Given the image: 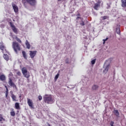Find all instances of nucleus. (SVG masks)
<instances>
[{
  "instance_id": "bb28decb",
  "label": "nucleus",
  "mask_w": 126,
  "mask_h": 126,
  "mask_svg": "<svg viewBox=\"0 0 126 126\" xmlns=\"http://www.w3.org/2000/svg\"><path fill=\"white\" fill-rule=\"evenodd\" d=\"M101 18H102V20H105L106 19H108L109 18V17L107 16H104L103 17H101Z\"/></svg>"
},
{
  "instance_id": "423d86ee",
  "label": "nucleus",
  "mask_w": 126,
  "mask_h": 126,
  "mask_svg": "<svg viewBox=\"0 0 126 126\" xmlns=\"http://www.w3.org/2000/svg\"><path fill=\"white\" fill-rule=\"evenodd\" d=\"M9 24L12 30L13 31V32L17 34L18 33V30L15 27L14 25H13V23L10 22H9Z\"/></svg>"
},
{
  "instance_id": "9d476101",
  "label": "nucleus",
  "mask_w": 126,
  "mask_h": 126,
  "mask_svg": "<svg viewBox=\"0 0 126 126\" xmlns=\"http://www.w3.org/2000/svg\"><path fill=\"white\" fill-rule=\"evenodd\" d=\"M8 84L10 85V86H11L13 88H16H16H17V87H16V85L13 82H12V80L11 79H9V80L8 81Z\"/></svg>"
},
{
  "instance_id": "f03ea898",
  "label": "nucleus",
  "mask_w": 126,
  "mask_h": 126,
  "mask_svg": "<svg viewBox=\"0 0 126 126\" xmlns=\"http://www.w3.org/2000/svg\"><path fill=\"white\" fill-rule=\"evenodd\" d=\"M12 48L16 54L18 53V51L21 50L20 45L18 44V42H13L12 43Z\"/></svg>"
},
{
  "instance_id": "473e14b6",
  "label": "nucleus",
  "mask_w": 126,
  "mask_h": 126,
  "mask_svg": "<svg viewBox=\"0 0 126 126\" xmlns=\"http://www.w3.org/2000/svg\"><path fill=\"white\" fill-rule=\"evenodd\" d=\"M38 99H39V101H41V100H42V96L39 95L38 96Z\"/></svg>"
},
{
  "instance_id": "5701e85b",
  "label": "nucleus",
  "mask_w": 126,
  "mask_h": 126,
  "mask_svg": "<svg viewBox=\"0 0 126 126\" xmlns=\"http://www.w3.org/2000/svg\"><path fill=\"white\" fill-rule=\"evenodd\" d=\"M8 96V89L6 88V92H5V97L7 98Z\"/></svg>"
},
{
  "instance_id": "c85d7f7f",
  "label": "nucleus",
  "mask_w": 126,
  "mask_h": 126,
  "mask_svg": "<svg viewBox=\"0 0 126 126\" xmlns=\"http://www.w3.org/2000/svg\"><path fill=\"white\" fill-rule=\"evenodd\" d=\"M110 66L109 65H107L105 69V70H104V71H108V70H109V67Z\"/></svg>"
},
{
  "instance_id": "dca6fc26",
  "label": "nucleus",
  "mask_w": 126,
  "mask_h": 126,
  "mask_svg": "<svg viewBox=\"0 0 126 126\" xmlns=\"http://www.w3.org/2000/svg\"><path fill=\"white\" fill-rule=\"evenodd\" d=\"M15 109H16L17 110H20V106H19V103L16 102L15 103Z\"/></svg>"
},
{
  "instance_id": "f704fd0d",
  "label": "nucleus",
  "mask_w": 126,
  "mask_h": 126,
  "mask_svg": "<svg viewBox=\"0 0 126 126\" xmlns=\"http://www.w3.org/2000/svg\"><path fill=\"white\" fill-rule=\"evenodd\" d=\"M5 88H7V87L6 86H5Z\"/></svg>"
},
{
  "instance_id": "6e6552de",
  "label": "nucleus",
  "mask_w": 126,
  "mask_h": 126,
  "mask_svg": "<svg viewBox=\"0 0 126 126\" xmlns=\"http://www.w3.org/2000/svg\"><path fill=\"white\" fill-rule=\"evenodd\" d=\"M79 19H81V22L80 23V25H81V26H84V25H85V23H84V21H83V18L80 17H77L76 18V23H78V22H79Z\"/></svg>"
},
{
  "instance_id": "7ed1b4c3",
  "label": "nucleus",
  "mask_w": 126,
  "mask_h": 126,
  "mask_svg": "<svg viewBox=\"0 0 126 126\" xmlns=\"http://www.w3.org/2000/svg\"><path fill=\"white\" fill-rule=\"evenodd\" d=\"M22 72L25 77L26 78H29L30 77V73L27 71V68L24 67L22 68Z\"/></svg>"
},
{
  "instance_id": "a878e982",
  "label": "nucleus",
  "mask_w": 126,
  "mask_h": 126,
  "mask_svg": "<svg viewBox=\"0 0 126 126\" xmlns=\"http://www.w3.org/2000/svg\"><path fill=\"white\" fill-rule=\"evenodd\" d=\"M59 76H60V74H59V73H58V74L55 76V81L58 80V79L59 78Z\"/></svg>"
},
{
  "instance_id": "2f4dec72",
  "label": "nucleus",
  "mask_w": 126,
  "mask_h": 126,
  "mask_svg": "<svg viewBox=\"0 0 126 126\" xmlns=\"http://www.w3.org/2000/svg\"><path fill=\"white\" fill-rule=\"evenodd\" d=\"M108 38L107 37L106 39H103V44H105V43H106V41H107V40H108Z\"/></svg>"
},
{
  "instance_id": "ddd939ff",
  "label": "nucleus",
  "mask_w": 126,
  "mask_h": 126,
  "mask_svg": "<svg viewBox=\"0 0 126 126\" xmlns=\"http://www.w3.org/2000/svg\"><path fill=\"white\" fill-rule=\"evenodd\" d=\"M0 49L1 50L2 53H3L4 49H5L4 45H3V44H2L1 42H0Z\"/></svg>"
},
{
  "instance_id": "f8f14e48",
  "label": "nucleus",
  "mask_w": 126,
  "mask_h": 126,
  "mask_svg": "<svg viewBox=\"0 0 126 126\" xmlns=\"http://www.w3.org/2000/svg\"><path fill=\"white\" fill-rule=\"evenodd\" d=\"M12 5L13 9H14V12H15L16 13H17V12H18V7L17 6V5H16V4L13 3H12Z\"/></svg>"
},
{
  "instance_id": "6ab92c4d",
  "label": "nucleus",
  "mask_w": 126,
  "mask_h": 126,
  "mask_svg": "<svg viewBox=\"0 0 126 126\" xmlns=\"http://www.w3.org/2000/svg\"><path fill=\"white\" fill-rule=\"evenodd\" d=\"M0 80L1 81L5 80V76H4V75H0Z\"/></svg>"
},
{
  "instance_id": "f257e3e1",
  "label": "nucleus",
  "mask_w": 126,
  "mask_h": 126,
  "mask_svg": "<svg viewBox=\"0 0 126 126\" xmlns=\"http://www.w3.org/2000/svg\"><path fill=\"white\" fill-rule=\"evenodd\" d=\"M22 2L25 7L28 3L32 6H35L37 4V0H22Z\"/></svg>"
},
{
  "instance_id": "aec40b11",
  "label": "nucleus",
  "mask_w": 126,
  "mask_h": 126,
  "mask_svg": "<svg viewBox=\"0 0 126 126\" xmlns=\"http://www.w3.org/2000/svg\"><path fill=\"white\" fill-rule=\"evenodd\" d=\"M3 57L5 61H8V60L9 59V58H8V55H7V54H4Z\"/></svg>"
},
{
  "instance_id": "f3484780",
  "label": "nucleus",
  "mask_w": 126,
  "mask_h": 126,
  "mask_svg": "<svg viewBox=\"0 0 126 126\" xmlns=\"http://www.w3.org/2000/svg\"><path fill=\"white\" fill-rule=\"evenodd\" d=\"M10 115L11 117H15V112H14V109H12L10 112Z\"/></svg>"
},
{
  "instance_id": "20e7f679",
  "label": "nucleus",
  "mask_w": 126,
  "mask_h": 126,
  "mask_svg": "<svg viewBox=\"0 0 126 126\" xmlns=\"http://www.w3.org/2000/svg\"><path fill=\"white\" fill-rule=\"evenodd\" d=\"M44 101L45 103L47 104H51L52 102H53V98H52V96L49 95V96H45L44 97Z\"/></svg>"
},
{
  "instance_id": "412c9836",
  "label": "nucleus",
  "mask_w": 126,
  "mask_h": 126,
  "mask_svg": "<svg viewBox=\"0 0 126 126\" xmlns=\"http://www.w3.org/2000/svg\"><path fill=\"white\" fill-rule=\"evenodd\" d=\"M98 87H99L97 85H94L92 87V89H93V90H97V89H98Z\"/></svg>"
},
{
  "instance_id": "0eeeda50",
  "label": "nucleus",
  "mask_w": 126,
  "mask_h": 126,
  "mask_svg": "<svg viewBox=\"0 0 126 126\" xmlns=\"http://www.w3.org/2000/svg\"><path fill=\"white\" fill-rule=\"evenodd\" d=\"M27 103L31 109H34V103L31 99L28 98Z\"/></svg>"
},
{
  "instance_id": "c9c22d12",
  "label": "nucleus",
  "mask_w": 126,
  "mask_h": 126,
  "mask_svg": "<svg viewBox=\"0 0 126 126\" xmlns=\"http://www.w3.org/2000/svg\"><path fill=\"white\" fill-rule=\"evenodd\" d=\"M58 0V1H62V0Z\"/></svg>"
},
{
  "instance_id": "b1692460",
  "label": "nucleus",
  "mask_w": 126,
  "mask_h": 126,
  "mask_svg": "<svg viewBox=\"0 0 126 126\" xmlns=\"http://www.w3.org/2000/svg\"><path fill=\"white\" fill-rule=\"evenodd\" d=\"M114 113L115 115H116V116H117V117H118V116H119V115H120V113H119V111H118V110H114Z\"/></svg>"
},
{
  "instance_id": "7c9ffc66",
  "label": "nucleus",
  "mask_w": 126,
  "mask_h": 126,
  "mask_svg": "<svg viewBox=\"0 0 126 126\" xmlns=\"http://www.w3.org/2000/svg\"><path fill=\"white\" fill-rule=\"evenodd\" d=\"M17 75H18L19 76H20L21 75V72L20 71H18L17 72Z\"/></svg>"
},
{
  "instance_id": "4be33fe9",
  "label": "nucleus",
  "mask_w": 126,
  "mask_h": 126,
  "mask_svg": "<svg viewBox=\"0 0 126 126\" xmlns=\"http://www.w3.org/2000/svg\"><path fill=\"white\" fill-rule=\"evenodd\" d=\"M15 40H16V41H17V42H18L19 43H22V42L21 41V40H20V39L18 38V37H17V36H15Z\"/></svg>"
},
{
  "instance_id": "9b49d317",
  "label": "nucleus",
  "mask_w": 126,
  "mask_h": 126,
  "mask_svg": "<svg viewBox=\"0 0 126 126\" xmlns=\"http://www.w3.org/2000/svg\"><path fill=\"white\" fill-rule=\"evenodd\" d=\"M10 93L11 94V97L12 99V101L14 102H16V101H17V97H16V95L13 94V92L12 91H10Z\"/></svg>"
},
{
  "instance_id": "2eb2a0df",
  "label": "nucleus",
  "mask_w": 126,
  "mask_h": 126,
  "mask_svg": "<svg viewBox=\"0 0 126 126\" xmlns=\"http://www.w3.org/2000/svg\"><path fill=\"white\" fill-rule=\"evenodd\" d=\"M22 53L23 57L25 59V60H27V54H26V52H25V51H23Z\"/></svg>"
},
{
  "instance_id": "39448f33",
  "label": "nucleus",
  "mask_w": 126,
  "mask_h": 126,
  "mask_svg": "<svg viewBox=\"0 0 126 126\" xmlns=\"http://www.w3.org/2000/svg\"><path fill=\"white\" fill-rule=\"evenodd\" d=\"M101 2L102 1L101 0H98L96 3L94 4V8L95 10H99Z\"/></svg>"
},
{
  "instance_id": "c756f323",
  "label": "nucleus",
  "mask_w": 126,
  "mask_h": 126,
  "mask_svg": "<svg viewBox=\"0 0 126 126\" xmlns=\"http://www.w3.org/2000/svg\"><path fill=\"white\" fill-rule=\"evenodd\" d=\"M95 63H96V59H94L91 61L92 64H95Z\"/></svg>"
},
{
  "instance_id": "cd10ccee",
  "label": "nucleus",
  "mask_w": 126,
  "mask_h": 126,
  "mask_svg": "<svg viewBox=\"0 0 126 126\" xmlns=\"http://www.w3.org/2000/svg\"><path fill=\"white\" fill-rule=\"evenodd\" d=\"M116 31H117V34H121V32L120 31V28H117Z\"/></svg>"
},
{
  "instance_id": "72a5a7b5",
  "label": "nucleus",
  "mask_w": 126,
  "mask_h": 126,
  "mask_svg": "<svg viewBox=\"0 0 126 126\" xmlns=\"http://www.w3.org/2000/svg\"><path fill=\"white\" fill-rule=\"evenodd\" d=\"M77 16H80V13H78L77 15Z\"/></svg>"
},
{
  "instance_id": "393cba45",
  "label": "nucleus",
  "mask_w": 126,
  "mask_h": 126,
  "mask_svg": "<svg viewBox=\"0 0 126 126\" xmlns=\"http://www.w3.org/2000/svg\"><path fill=\"white\" fill-rule=\"evenodd\" d=\"M2 121H5V120L2 117V115L0 114V122H2Z\"/></svg>"
},
{
  "instance_id": "4468645a",
  "label": "nucleus",
  "mask_w": 126,
  "mask_h": 126,
  "mask_svg": "<svg viewBox=\"0 0 126 126\" xmlns=\"http://www.w3.org/2000/svg\"><path fill=\"white\" fill-rule=\"evenodd\" d=\"M122 7H126V0H121Z\"/></svg>"
},
{
  "instance_id": "a211bd4d",
  "label": "nucleus",
  "mask_w": 126,
  "mask_h": 126,
  "mask_svg": "<svg viewBox=\"0 0 126 126\" xmlns=\"http://www.w3.org/2000/svg\"><path fill=\"white\" fill-rule=\"evenodd\" d=\"M25 44H26V46L27 48L28 49H30V47H31V46H30V43H29V42H28V40H27L26 41V43H25Z\"/></svg>"
},
{
  "instance_id": "1a4fd4ad",
  "label": "nucleus",
  "mask_w": 126,
  "mask_h": 126,
  "mask_svg": "<svg viewBox=\"0 0 126 126\" xmlns=\"http://www.w3.org/2000/svg\"><path fill=\"white\" fill-rule=\"evenodd\" d=\"M36 55H37V51H30V56L31 59H34Z\"/></svg>"
}]
</instances>
